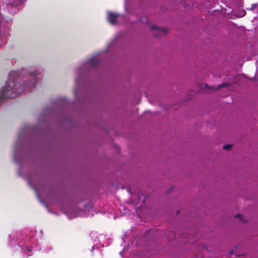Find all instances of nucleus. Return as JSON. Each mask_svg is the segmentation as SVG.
<instances>
[{
    "label": "nucleus",
    "instance_id": "obj_1",
    "mask_svg": "<svg viewBox=\"0 0 258 258\" xmlns=\"http://www.w3.org/2000/svg\"><path fill=\"white\" fill-rule=\"evenodd\" d=\"M18 77L15 71H11L9 74L8 81L6 82L5 86L0 92V101L6 98H15L18 92L17 87Z\"/></svg>",
    "mask_w": 258,
    "mask_h": 258
},
{
    "label": "nucleus",
    "instance_id": "obj_2",
    "mask_svg": "<svg viewBox=\"0 0 258 258\" xmlns=\"http://www.w3.org/2000/svg\"><path fill=\"white\" fill-rule=\"evenodd\" d=\"M151 29L153 31V34L156 38L159 37L162 34L166 35L168 33V30L165 28H158L155 26H151Z\"/></svg>",
    "mask_w": 258,
    "mask_h": 258
},
{
    "label": "nucleus",
    "instance_id": "obj_3",
    "mask_svg": "<svg viewBox=\"0 0 258 258\" xmlns=\"http://www.w3.org/2000/svg\"><path fill=\"white\" fill-rule=\"evenodd\" d=\"M119 16V14L109 12L107 13V20L111 24L114 25L116 24V18Z\"/></svg>",
    "mask_w": 258,
    "mask_h": 258
},
{
    "label": "nucleus",
    "instance_id": "obj_4",
    "mask_svg": "<svg viewBox=\"0 0 258 258\" xmlns=\"http://www.w3.org/2000/svg\"><path fill=\"white\" fill-rule=\"evenodd\" d=\"M229 86V84L227 83H222L221 84L219 85V86H217V87H215V86H211L210 88L211 89H212L213 90L215 91V90H219L222 88H224V87H227Z\"/></svg>",
    "mask_w": 258,
    "mask_h": 258
},
{
    "label": "nucleus",
    "instance_id": "obj_5",
    "mask_svg": "<svg viewBox=\"0 0 258 258\" xmlns=\"http://www.w3.org/2000/svg\"><path fill=\"white\" fill-rule=\"evenodd\" d=\"M87 63L90 66H96L98 62L95 58H91L88 60Z\"/></svg>",
    "mask_w": 258,
    "mask_h": 258
},
{
    "label": "nucleus",
    "instance_id": "obj_6",
    "mask_svg": "<svg viewBox=\"0 0 258 258\" xmlns=\"http://www.w3.org/2000/svg\"><path fill=\"white\" fill-rule=\"evenodd\" d=\"M31 75L32 76V77L33 78H34V79L31 81H32V85L31 86V87H33V88H35L36 86V84H37V81L35 79V75H36V74L34 73H32Z\"/></svg>",
    "mask_w": 258,
    "mask_h": 258
},
{
    "label": "nucleus",
    "instance_id": "obj_7",
    "mask_svg": "<svg viewBox=\"0 0 258 258\" xmlns=\"http://www.w3.org/2000/svg\"><path fill=\"white\" fill-rule=\"evenodd\" d=\"M232 145L230 144L225 145L223 146V149L229 150L231 148Z\"/></svg>",
    "mask_w": 258,
    "mask_h": 258
},
{
    "label": "nucleus",
    "instance_id": "obj_8",
    "mask_svg": "<svg viewBox=\"0 0 258 258\" xmlns=\"http://www.w3.org/2000/svg\"><path fill=\"white\" fill-rule=\"evenodd\" d=\"M235 217H240V220L241 221H244L243 220V216L240 214H237L235 216Z\"/></svg>",
    "mask_w": 258,
    "mask_h": 258
},
{
    "label": "nucleus",
    "instance_id": "obj_9",
    "mask_svg": "<svg viewBox=\"0 0 258 258\" xmlns=\"http://www.w3.org/2000/svg\"><path fill=\"white\" fill-rule=\"evenodd\" d=\"M148 21V19L146 17L145 18V20H142L143 23H146Z\"/></svg>",
    "mask_w": 258,
    "mask_h": 258
},
{
    "label": "nucleus",
    "instance_id": "obj_10",
    "mask_svg": "<svg viewBox=\"0 0 258 258\" xmlns=\"http://www.w3.org/2000/svg\"><path fill=\"white\" fill-rule=\"evenodd\" d=\"M26 249L28 251H31V249H29L28 247H26Z\"/></svg>",
    "mask_w": 258,
    "mask_h": 258
},
{
    "label": "nucleus",
    "instance_id": "obj_11",
    "mask_svg": "<svg viewBox=\"0 0 258 258\" xmlns=\"http://www.w3.org/2000/svg\"><path fill=\"white\" fill-rule=\"evenodd\" d=\"M256 5H255V4H253V5H252V8H251V10H252V9L254 7H256Z\"/></svg>",
    "mask_w": 258,
    "mask_h": 258
},
{
    "label": "nucleus",
    "instance_id": "obj_12",
    "mask_svg": "<svg viewBox=\"0 0 258 258\" xmlns=\"http://www.w3.org/2000/svg\"><path fill=\"white\" fill-rule=\"evenodd\" d=\"M10 4H12V5H15V2H13V3H10Z\"/></svg>",
    "mask_w": 258,
    "mask_h": 258
}]
</instances>
